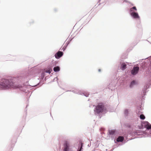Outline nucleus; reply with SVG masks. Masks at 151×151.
<instances>
[{"label":"nucleus","mask_w":151,"mask_h":151,"mask_svg":"<svg viewBox=\"0 0 151 151\" xmlns=\"http://www.w3.org/2000/svg\"><path fill=\"white\" fill-rule=\"evenodd\" d=\"M11 80L3 78L1 81L0 85L3 87L6 88H12L14 89H21L22 88V86L20 85H15L13 83L11 82Z\"/></svg>","instance_id":"f257e3e1"},{"label":"nucleus","mask_w":151,"mask_h":151,"mask_svg":"<svg viewBox=\"0 0 151 151\" xmlns=\"http://www.w3.org/2000/svg\"><path fill=\"white\" fill-rule=\"evenodd\" d=\"M104 109V106L102 103H99L97 105L94 110L95 113L99 114L102 113Z\"/></svg>","instance_id":"f03ea898"},{"label":"nucleus","mask_w":151,"mask_h":151,"mask_svg":"<svg viewBox=\"0 0 151 151\" xmlns=\"http://www.w3.org/2000/svg\"><path fill=\"white\" fill-rule=\"evenodd\" d=\"M70 150V144L67 141H66L63 144V151H69Z\"/></svg>","instance_id":"7ed1b4c3"},{"label":"nucleus","mask_w":151,"mask_h":151,"mask_svg":"<svg viewBox=\"0 0 151 151\" xmlns=\"http://www.w3.org/2000/svg\"><path fill=\"white\" fill-rule=\"evenodd\" d=\"M139 70V68L138 67H134L131 71L132 74L133 75H135L137 73Z\"/></svg>","instance_id":"20e7f679"},{"label":"nucleus","mask_w":151,"mask_h":151,"mask_svg":"<svg viewBox=\"0 0 151 151\" xmlns=\"http://www.w3.org/2000/svg\"><path fill=\"white\" fill-rule=\"evenodd\" d=\"M130 14L134 18H139V17L137 13L135 12H132L130 13Z\"/></svg>","instance_id":"39448f33"},{"label":"nucleus","mask_w":151,"mask_h":151,"mask_svg":"<svg viewBox=\"0 0 151 151\" xmlns=\"http://www.w3.org/2000/svg\"><path fill=\"white\" fill-rule=\"evenodd\" d=\"M63 52L59 51L55 54V57L56 58L58 59L63 55Z\"/></svg>","instance_id":"423d86ee"},{"label":"nucleus","mask_w":151,"mask_h":151,"mask_svg":"<svg viewBox=\"0 0 151 151\" xmlns=\"http://www.w3.org/2000/svg\"><path fill=\"white\" fill-rule=\"evenodd\" d=\"M144 127L148 129H151V124L147 122H146L144 123Z\"/></svg>","instance_id":"0eeeda50"},{"label":"nucleus","mask_w":151,"mask_h":151,"mask_svg":"<svg viewBox=\"0 0 151 151\" xmlns=\"http://www.w3.org/2000/svg\"><path fill=\"white\" fill-rule=\"evenodd\" d=\"M126 65L124 63H122L121 65V68L122 70H124L126 68Z\"/></svg>","instance_id":"6e6552de"},{"label":"nucleus","mask_w":151,"mask_h":151,"mask_svg":"<svg viewBox=\"0 0 151 151\" xmlns=\"http://www.w3.org/2000/svg\"><path fill=\"white\" fill-rule=\"evenodd\" d=\"M124 140V137H123L119 136L117 139V141L118 142H122Z\"/></svg>","instance_id":"1a4fd4ad"},{"label":"nucleus","mask_w":151,"mask_h":151,"mask_svg":"<svg viewBox=\"0 0 151 151\" xmlns=\"http://www.w3.org/2000/svg\"><path fill=\"white\" fill-rule=\"evenodd\" d=\"M52 71V69L50 68H49L45 70V72L46 73H49L50 74L51 73Z\"/></svg>","instance_id":"9d476101"},{"label":"nucleus","mask_w":151,"mask_h":151,"mask_svg":"<svg viewBox=\"0 0 151 151\" xmlns=\"http://www.w3.org/2000/svg\"><path fill=\"white\" fill-rule=\"evenodd\" d=\"M53 70L54 71L56 72L59 71L60 70V68L59 67L57 66L53 68Z\"/></svg>","instance_id":"9b49d317"},{"label":"nucleus","mask_w":151,"mask_h":151,"mask_svg":"<svg viewBox=\"0 0 151 151\" xmlns=\"http://www.w3.org/2000/svg\"><path fill=\"white\" fill-rule=\"evenodd\" d=\"M115 130H111L109 131V133L110 134L113 135L115 133Z\"/></svg>","instance_id":"f8f14e48"},{"label":"nucleus","mask_w":151,"mask_h":151,"mask_svg":"<svg viewBox=\"0 0 151 151\" xmlns=\"http://www.w3.org/2000/svg\"><path fill=\"white\" fill-rule=\"evenodd\" d=\"M133 10H134L135 11H137V9L136 8V7L135 6H134L133 7H132L131 8H130V10H129L130 12H133Z\"/></svg>","instance_id":"ddd939ff"},{"label":"nucleus","mask_w":151,"mask_h":151,"mask_svg":"<svg viewBox=\"0 0 151 151\" xmlns=\"http://www.w3.org/2000/svg\"><path fill=\"white\" fill-rule=\"evenodd\" d=\"M140 118L142 119H145V117L143 114H141L140 115Z\"/></svg>","instance_id":"4468645a"},{"label":"nucleus","mask_w":151,"mask_h":151,"mask_svg":"<svg viewBox=\"0 0 151 151\" xmlns=\"http://www.w3.org/2000/svg\"><path fill=\"white\" fill-rule=\"evenodd\" d=\"M82 146H83V143H81V146L79 149L78 150V151H81V150L82 149Z\"/></svg>","instance_id":"2eb2a0df"},{"label":"nucleus","mask_w":151,"mask_h":151,"mask_svg":"<svg viewBox=\"0 0 151 151\" xmlns=\"http://www.w3.org/2000/svg\"><path fill=\"white\" fill-rule=\"evenodd\" d=\"M135 81H132L131 83L130 86L131 87L132 86H133L135 84Z\"/></svg>","instance_id":"dca6fc26"},{"label":"nucleus","mask_w":151,"mask_h":151,"mask_svg":"<svg viewBox=\"0 0 151 151\" xmlns=\"http://www.w3.org/2000/svg\"><path fill=\"white\" fill-rule=\"evenodd\" d=\"M128 113V111L127 110H125L124 111V113L125 114L127 115Z\"/></svg>","instance_id":"f3484780"},{"label":"nucleus","mask_w":151,"mask_h":151,"mask_svg":"<svg viewBox=\"0 0 151 151\" xmlns=\"http://www.w3.org/2000/svg\"><path fill=\"white\" fill-rule=\"evenodd\" d=\"M98 71H99V72H100L101 71V69H99Z\"/></svg>","instance_id":"a211bd4d"}]
</instances>
